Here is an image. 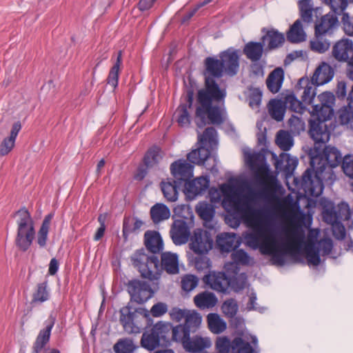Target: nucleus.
Masks as SVG:
<instances>
[{
	"label": "nucleus",
	"mask_w": 353,
	"mask_h": 353,
	"mask_svg": "<svg viewBox=\"0 0 353 353\" xmlns=\"http://www.w3.org/2000/svg\"><path fill=\"white\" fill-rule=\"evenodd\" d=\"M193 101V91L188 90L186 94V103H181L175 112L176 121L182 128L188 127L190 124L191 119L188 110L192 106Z\"/></svg>",
	"instance_id": "obj_16"
},
{
	"label": "nucleus",
	"mask_w": 353,
	"mask_h": 353,
	"mask_svg": "<svg viewBox=\"0 0 353 353\" xmlns=\"http://www.w3.org/2000/svg\"><path fill=\"white\" fill-rule=\"evenodd\" d=\"M302 84H305V87L304 88L301 99L305 103L310 104L316 95L315 89L316 85L312 84V81L310 83L308 79L305 78H301L299 81V85H301Z\"/></svg>",
	"instance_id": "obj_45"
},
{
	"label": "nucleus",
	"mask_w": 353,
	"mask_h": 353,
	"mask_svg": "<svg viewBox=\"0 0 353 353\" xmlns=\"http://www.w3.org/2000/svg\"><path fill=\"white\" fill-rule=\"evenodd\" d=\"M287 39L291 43H300L306 39V34L303 30L301 21L297 19L290 27L287 33Z\"/></svg>",
	"instance_id": "obj_35"
},
{
	"label": "nucleus",
	"mask_w": 353,
	"mask_h": 353,
	"mask_svg": "<svg viewBox=\"0 0 353 353\" xmlns=\"http://www.w3.org/2000/svg\"><path fill=\"white\" fill-rule=\"evenodd\" d=\"M209 330L214 334H220L227 328L226 322L216 313H210L207 316Z\"/></svg>",
	"instance_id": "obj_36"
},
{
	"label": "nucleus",
	"mask_w": 353,
	"mask_h": 353,
	"mask_svg": "<svg viewBox=\"0 0 353 353\" xmlns=\"http://www.w3.org/2000/svg\"><path fill=\"white\" fill-rule=\"evenodd\" d=\"M323 155L325 159V165L331 168H336L343 163L342 154L335 147L325 146L323 150Z\"/></svg>",
	"instance_id": "obj_32"
},
{
	"label": "nucleus",
	"mask_w": 353,
	"mask_h": 353,
	"mask_svg": "<svg viewBox=\"0 0 353 353\" xmlns=\"http://www.w3.org/2000/svg\"><path fill=\"white\" fill-rule=\"evenodd\" d=\"M161 159V150L154 147L148 150L143 158V163L147 168L157 165Z\"/></svg>",
	"instance_id": "obj_49"
},
{
	"label": "nucleus",
	"mask_w": 353,
	"mask_h": 353,
	"mask_svg": "<svg viewBox=\"0 0 353 353\" xmlns=\"http://www.w3.org/2000/svg\"><path fill=\"white\" fill-rule=\"evenodd\" d=\"M337 15V14L330 12L323 16L320 21L315 25V34L325 35L332 33L339 25Z\"/></svg>",
	"instance_id": "obj_19"
},
{
	"label": "nucleus",
	"mask_w": 353,
	"mask_h": 353,
	"mask_svg": "<svg viewBox=\"0 0 353 353\" xmlns=\"http://www.w3.org/2000/svg\"><path fill=\"white\" fill-rule=\"evenodd\" d=\"M285 106L281 100L271 99L268 104V112L272 118L281 121L284 117Z\"/></svg>",
	"instance_id": "obj_37"
},
{
	"label": "nucleus",
	"mask_w": 353,
	"mask_h": 353,
	"mask_svg": "<svg viewBox=\"0 0 353 353\" xmlns=\"http://www.w3.org/2000/svg\"><path fill=\"white\" fill-rule=\"evenodd\" d=\"M128 291L131 299L139 304L143 303L152 298L154 291L150 285L140 280H133L128 283Z\"/></svg>",
	"instance_id": "obj_10"
},
{
	"label": "nucleus",
	"mask_w": 353,
	"mask_h": 353,
	"mask_svg": "<svg viewBox=\"0 0 353 353\" xmlns=\"http://www.w3.org/2000/svg\"><path fill=\"white\" fill-rule=\"evenodd\" d=\"M150 216L153 223L157 224L167 220L170 216V210L163 203H156L150 209Z\"/></svg>",
	"instance_id": "obj_34"
},
{
	"label": "nucleus",
	"mask_w": 353,
	"mask_h": 353,
	"mask_svg": "<svg viewBox=\"0 0 353 353\" xmlns=\"http://www.w3.org/2000/svg\"><path fill=\"white\" fill-rule=\"evenodd\" d=\"M143 225V222L137 217H125L123 222V235L125 239L132 232L139 230Z\"/></svg>",
	"instance_id": "obj_42"
},
{
	"label": "nucleus",
	"mask_w": 353,
	"mask_h": 353,
	"mask_svg": "<svg viewBox=\"0 0 353 353\" xmlns=\"http://www.w3.org/2000/svg\"><path fill=\"white\" fill-rule=\"evenodd\" d=\"M21 129L19 121L15 122L12 127L10 134L5 138L0 145V154L5 156L8 154L14 148L17 137Z\"/></svg>",
	"instance_id": "obj_27"
},
{
	"label": "nucleus",
	"mask_w": 353,
	"mask_h": 353,
	"mask_svg": "<svg viewBox=\"0 0 353 353\" xmlns=\"http://www.w3.org/2000/svg\"><path fill=\"white\" fill-rule=\"evenodd\" d=\"M17 232L15 239L17 247L21 251H26L32 245L35 236L34 221L32 216L25 208L16 212Z\"/></svg>",
	"instance_id": "obj_6"
},
{
	"label": "nucleus",
	"mask_w": 353,
	"mask_h": 353,
	"mask_svg": "<svg viewBox=\"0 0 353 353\" xmlns=\"http://www.w3.org/2000/svg\"><path fill=\"white\" fill-rule=\"evenodd\" d=\"M218 57L223 65L225 74L233 77L237 74L239 69V56L237 50L229 48L221 52Z\"/></svg>",
	"instance_id": "obj_11"
},
{
	"label": "nucleus",
	"mask_w": 353,
	"mask_h": 353,
	"mask_svg": "<svg viewBox=\"0 0 353 353\" xmlns=\"http://www.w3.org/2000/svg\"><path fill=\"white\" fill-rule=\"evenodd\" d=\"M285 105L296 113L302 114L305 110L303 103L298 100L294 94H288L285 97Z\"/></svg>",
	"instance_id": "obj_52"
},
{
	"label": "nucleus",
	"mask_w": 353,
	"mask_h": 353,
	"mask_svg": "<svg viewBox=\"0 0 353 353\" xmlns=\"http://www.w3.org/2000/svg\"><path fill=\"white\" fill-rule=\"evenodd\" d=\"M263 46V42L250 41L245 45L243 53L250 61H258L262 57Z\"/></svg>",
	"instance_id": "obj_29"
},
{
	"label": "nucleus",
	"mask_w": 353,
	"mask_h": 353,
	"mask_svg": "<svg viewBox=\"0 0 353 353\" xmlns=\"http://www.w3.org/2000/svg\"><path fill=\"white\" fill-rule=\"evenodd\" d=\"M306 259L308 265L318 266L321 263L320 254L310 243L305 248Z\"/></svg>",
	"instance_id": "obj_54"
},
{
	"label": "nucleus",
	"mask_w": 353,
	"mask_h": 353,
	"mask_svg": "<svg viewBox=\"0 0 353 353\" xmlns=\"http://www.w3.org/2000/svg\"><path fill=\"white\" fill-rule=\"evenodd\" d=\"M332 55L337 61L347 63L353 58V41L349 39L336 41L332 47Z\"/></svg>",
	"instance_id": "obj_14"
},
{
	"label": "nucleus",
	"mask_w": 353,
	"mask_h": 353,
	"mask_svg": "<svg viewBox=\"0 0 353 353\" xmlns=\"http://www.w3.org/2000/svg\"><path fill=\"white\" fill-rule=\"evenodd\" d=\"M221 190L223 208L239 216L251 230L243 234L246 245L271 256L273 263L279 265H284L285 254L301 252L305 239L302 230L296 227L285 228V237L279 243L271 230L272 219L266 210L252 208L247 201L234 195V188L230 185H221Z\"/></svg>",
	"instance_id": "obj_1"
},
{
	"label": "nucleus",
	"mask_w": 353,
	"mask_h": 353,
	"mask_svg": "<svg viewBox=\"0 0 353 353\" xmlns=\"http://www.w3.org/2000/svg\"><path fill=\"white\" fill-rule=\"evenodd\" d=\"M283 81L284 70L281 67H277L268 74L265 84L270 92L276 94L281 90Z\"/></svg>",
	"instance_id": "obj_25"
},
{
	"label": "nucleus",
	"mask_w": 353,
	"mask_h": 353,
	"mask_svg": "<svg viewBox=\"0 0 353 353\" xmlns=\"http://www.w3.org/2000/svg\"><path fill=\"white\" fill-rule=\"evenodd\" d=\"M136 345L132 339L123 338L117 341L113 346L115 353H134Z\"/></svg>",
	"instance_id": "obj_44"
},
{
	"label": "nucleus",
	"mask_w": 353,
	"mask_h": 353,
	"mask_svg": "<svg viewBox=\"0 0 353 353\" xmlns=\"http://www.w3.org/2000/svg\"><path fill=\"white\" fill-rule=\"evenodd\" d=\"M320 255L324 256L330 254L333 248L332 241L329 238L321 239L315 243H311Z\"/></svg>",
	"instance_id": "obj_50"
},
{
	"label": "nucleus",
	"mask_w": 353,
	"mask_h": 353,
	"mask_svg": "<svg viewBox=\"0 0 353 353\" xmlns=\"http://www.w3.org/2000/svg\"><path fill=\"white\" fill-rule=\"evenodd\" d=\"M49 299L50 292L48 289V282L44 281L37 285L35 290L32 293L30 303L34 306L47 301Z\"/></svg>",
	"instance_id": "obj_31"
},
{
	"label": "nucleus",
	"mask_w": 353,
	"mask_h": 353,
	"mask_svg": "<svg viewBox=\"0 0 353 353\" xmlns=\"http://www.w3.org/2000/svg\"><path fill=\"white\" fill-rule=\"evenodd\" d=\"M257 181L261 186L259 194L268 200L273 199L278 188L281 187L276 176L270 172L268 169H263L262 174L257 175Z\"/></svg>",
	"instance_id": "obj_9"
},
{
	"label": "nucleus",
	"mask_w": 353,
	"mask_h": 353,
	"mask_svg": "<svg viewBox=\"0 0 353 353\" xmlns=\"http://www.w3.org/2000/svg\"><path fill=\"white\" fill-rule=\"evenodd\" d=\"M204 68V88L198 91L195 104V123L200 128L206 125L207 120L210 123L220 125L227 117L226 88L220 86L216 81L225 74L219 57H206Z\"/></svg>",
	"instance_id": "obj_2"
},
{
	"label": "nucleus",
	"mask_w": 353,
	"mask_h": 353,
	"mask_svg": "<svg viewBox=\"0 0 353 353\" xmlns=\"http://www.w3.org/2000/svg\"><path fill=\"white\" fill-rule=\"evenodd\" d=\"M334 214V219H341L343 221L350 219L352 216L349 205L345 202H341L339 204L337 210H336Z\"/></svg>",
	"instance_id": "obj_57"
},
{
	"label": "nucleus",
	"mask_w": 353,
	"mask_h": 353,
	"mask_svg": "<svg viewBox=\"0 0 353 353\" xmlns=\"http://www.w3.org/2000/svg\"><path fill=\"white\" fill-rule=\"evenodd\" d=\"M276 143L282 150L288 151L293 145V138L288 132L281 130L277 132Z\"/></svg>",
	"instance_id": "obj_47"
},
{
	"label": "nucleus",
	"mask_w": 353,
	"mask_h": 353,
	"mask_svg": "<svg viewBox=\"0 0 353 353\" xmlns=\"http://www.w3.org/2000/svg\"><path fill=\"white\" fill-rule=\"evenodd\" d=\"M261 31L264 33L261 41L263 44L266 46V50H272L278 48L285 41L284 34L276 29L267 30L265 28H263Z\"/></svg>",
	"instance_id": "obj_17"
},
{
	"label": "nucleus",
	"mask_w": 353,
	"mask_h": 353,
	"mask_svg": "<svg viewBox=\"0 0 353 353\" xmlns=\"http://www.w3.org/2000/svg\"><path fill=\"white\" fill-rule=\"evenodd\" d=\"M333 68L327 63H321L315 70L311 81L316 86L324 85L330 81L334 77Z\"/></svg>",
	"instance_id": "obj_22"
},
{
	"label": "nucleus",
	"mask_w": 353,
	"mask_h": 353,
	"mask_svg": "<svg viewBox=\"0 0 353 353\" xmlns=\"http://www.w3.org/2000/svg\"><path fill=\"white\" fill-rule=\"evenodd\" d=\"M194 303L200 309L211 308L216 304L217 299L213 293L205 291L194 297Z\"/></svg>",
	"instance_id": "obj_30"
},
{
	"label": "nucleus",
	"mask_w": 353,
	"mask_h": 353,
	"mask_svg": "<svg viewBox=\"0 0 353 353\" xmlns=\"http://www.w3.org/2000/svg\"><path fill=\"white\" fill-rule=\"evenodd\" d=\"M190 245L194 253L205 254L212 248L213 239L208 232L199 230L194 232Z\"/></svg>",
	"instance_id": "obj_12"
},
{
	"label": "nucleus",
	"mask_w": 353,
	"mask_h": 353,
	"mask_svg": "<svg viewBox=\"0 0 353 353\" xmlns=\"http://www.w3.org/2000/svg\"><path fill=\"white\" fill-rule=\"evenodd\" d=\"M238 304L233 299L225 300L221 306L223 313L229 318L234 317L238 311Z\"/></svg>",
	"instance_id": "obj_56"
},
{
	"label": "nucleus",
	"mask_w": 353,
	"mask_h": 353,
	"mask_svg": "<svg viewBox=\"0 0 353 353\" xmlns=\"http://www.w3.org/2000/svg\"><path fill=\"white\" fill-rule=\"evenodd\" d=\"M131 261L141 276L150 281L159 279L161 270H165L170 274H176L179 271L178 255L170 252L161 254V266L158 257L149 256L143 249L136 251L131 256Z\"/></svg>",
	"instance_id": "obj_3"
},
{
	"label": "nucleus",
	"mask_w": 353,
	"mask_h": 353,
	"mask_svg": "<svg viewBox=\"0 0 353 353\" xmlns=\"http://www.w3.org/2000/svg\"><path fill=\"white\" fill-rule=\"evenodd\" d=\"M216 244L221 252H230L241 244L240 238L234 233H221L217 236Z\"/></svg>",
	"instance_id": "obj_20"
},
{
	"label": "nucleus",
	"mask_w": 353,
	"mask_h": 353,
	"mask_svg": "<svg viewBox=\"0 0 353 353\" xmlns=\"http://www.w3.org/2000/svg\"><path fill=\"white\" fill-rule=\"evenodd\" d=\"M170 236L174 244L185 243L190 236V230L187 223L182 220L175 221L170 230Z\"/></svg>",
	"instance_id": "obj_21"
},
{
	"label": "nucleus",
	"mask_w": 353,
	"mask_h": 353,
	"mask_svg": "<svg viewBox=\"0 0 353 353\" xmlns=\"http://www.w3.org/2000/svg\"><path fill=\"white\" fill-rule=\"evenodd\" d=\"M274 167L276 170L289 172L293 170L298 164V160L292 158L288 153L282 152L275 159Z\"/></svg>",
	"instance_id": "obj_28"
},
{
	"label": "nucleus",
	"mask_w": 353,
	"mask_h": 353,
	"mask_svg": "<svg viewBox=\"0 0 353 353\" xmlns=\"http://www.w3.org/2000/svg\"><path fill=\"white\" fill-rule=\"evenodd\" d=\"M212 341L208 337H202L196 335L189 337L183 342V348L189 352H202L204 350L210 347Z\"/></svg>",
	"instance_id": "obj_23"
},
{
	"label": "nucleus",
	"mask_w": 353,
	"mask_h": 353,
	"mask_svg": "<svg viewBox=\"0 0 353 353\" xmlns=\"http://www.w3.org/2000/svg\"><path fill=\"white\" fill-rule=\"evenodd\" d=\"M53 216L54 214L52 213H50L48 215H46L38 232L37 243L41 248L45 247L46 245L50 223Z\"/></svg>",
	"instance_id": "obj_40"
},
{
	"label": "nucleus",
	"mask_w": 353,
	"mask_h": 353,
	"mask_svg": "<svg viewBox=\"0 0 353 353\" xmlns=\"http://www.w3.org/2000/svg\"><path fill=\"white\" fill-rule=\"evenodd\" d=\"M319 162V166L315 168V175L313 176V171L307 169L303 174L301 179V188L305 193L313 197L319 196L324 188L323 182L331 185L336 179L332 169L325 165V162Z\"/></svg>",
	"instance_id": "obj_4"
},
{
	"label": "nucleus",
	"mask_w": 353,
	"mask_h": 353,
	"mask_svg": "<svg viewBox=\"0 0 353 353\" xmlns=\"http://www.w3.org/2000/svg\"><path fill=\"white\" fill-rule=\"evenodd\" d=\"M203 281L210 288L219 292H225L232 283L231 279L224 272H213L205 275Z\"/></svg>",
	"instance_id": "obj_15"
},
{
	"label": "nucleus",
	"mask_w": 353,
	"mask_h": 353,
	"mask_svg": "<svg viewBox=\"0 0 353 353\" xmlns=\"http://www.w3.org/2000/svg\"><path fill=\"white\" fill-rule=\"evenodd\" d=\"M181 283L183 290L189 292L198 285L199 279L194 275L186 274L182 277Z\"/></svg>",
	"instance_id": "obj_58"
},
{
	"label": "nucleus",
	"mask_w": 353,
	"mask_h": 353,
	"mask_svg": "<svg viewBox=\"0 0 353 353\" xmlns=\"http://www.w3.org/2000/svg\"><path fill=\"white\" fill-rule=\"evenodd\" d=\"M353 108L344 106L339 111V119L342 125H350L353 119Z\"/></svg>",
	"instance_id": "obj_59"
},
{
	"label": "nucleus",
	"mask_w": 353,
	"mask_h": 353,
	"mask_svg": "<svg viewBox=\"0 0 353 353\" xmlns=\"http://www.w3.org/2000/svg\"><path fill=\"white\" fill-rule=\"evenodd\" d=\"M231 259L239 264V265H249L253 263L252 257L242 249L234 251L231 254Z\"/></svg>",
	"instance_id": "obj_53"
},
{
	"label": "nucleus",
	"mask_w": 353,
	"mask_h": 353,
	"mask_svg": "<svg viewBox=\"0 0 353 353\" xmlns=\"http://www.w3.org/2000/svg\"><path fill=\"white\" fill-rule=\"evenodd\" d=\"M195 210L200 218L205 221H210L215 214L214 207L207 201L199 202Z\"/></svg>",
	"instance_id": "obj_38"
},
{
	"label": "nucleus",
	"mask_w": 353,
	"mask_h": 353,
	"mask_svg": "<svg viewBox=\"0 0 353 353\" xmlns=\"http://www.w3.org/2000/svg\"><path fill=\"white\" fill-rule=\"evenodd\" d=\"M202 322L201 315L196 310H189L185 319L183 325L191 332H195L200 327Z\"/></svg>",
	"instance_id": "obj_41"
},
{
	"label": "nucleus",
	"mask_w": 353,
	"mask_h": 353,
	"mask_svg": "<svg viewBox=\"0 0 353 353\" xmlns=\"http://www.w3.org/2000/svg\"><path fill=\"white\" fill-rule=\"evenodd\" d=\"M342 169L347 176L353 179V156L346 155L344 157Z\"/></svg>",
	"instance_id": "obj_62"
},
{
	"label": "nucleus",
	"mask_w": 353,
	"mask_h": 353,
	"mask_svg": "<svg viewBox=\"0 0 353 353\" xmlns=\"http://www.w3.org/2000/svg\"><path fill=\"white\" fill-rule=\"evenodd\" d=\"M161 189L167 201L174 202L178 199L177 181L173 179H168L161 183Z\"/></svg>",
	"instance_id": "obj_33"
},
{
	"label": "nucleus",
	"mask_w": 353,
	"mask_h": 353,
	"mask_svg": "<svg viewBox=\"0 0 353 353\" xmlns=\"http://www.w3.org/2000/svg\"><path fill=\"white\" fill-rule=\"evenodd\" d=\"M334 115V108L329 105L321 106L314 105L311 112L310 123V134L316 143H325L330 139V132L325 121L332 119Z\"/></svg>",
	"instance_id": "obj_5"
},
{
	"label": "nucleus",
	"mask_w": 353,
	"mask_h": 353,
	"mask_svg": "<svg viewBox=\"0 0 353 353\" xmlns=\"http://www.w3.org/2000/svg\"><path fill=\"white\" fill-rule=\"evenodd\" d=\"M233 353H254V347L249 342L245 341L241 337H235L232 341Z\"/></svg>",
	"instance_id": "obj_48"
},
{
	"label": "nucleus",
	"mask_w": 353,
	"mask_h": 353,
	"mask_svg": "<svg viewBox=\"0 0 353 353\" xmlns=\"http://www.w3.org/2000/svg\"><path fill=\"white\" fill-rule=\"evenodd\" d=\"M190 332L186 327L179 324L172 328V339L183 345V342L190 337Z\"/></svg>",
	"instance_id": "obj_51"
},
{
	"label": "nucleus",
	"mask_w": 353,
	"mask_h": 353,
	"mask_svg": "<svg viewBox=\"0 0 353 353\" xmlns=\"http://www.w3.org/2000/svg\"><path fill=\"white\" fill-rule=\"evenodd\" d=\"M210 179L208 176H201L185 182L184 193L189 200H194L203 194L209 188Z\"/></svg>",
	"instance_id": "obj_13"
},
{
	"label": "nucleus",
	"mask_w": 353,
	"mask_h": 353,
	"mask_svg": "<svg viewBox=\"0 0 353 353\" xmlns=\"http://www.w3.org/2000/svg\"><path fill=\"white\" fill-rule=\"evenodd\" d=\"M323 1L330 7L332 12L339 15L345 12L348 5L347 0H323Z\"/></svg>",
	"instance_id": "obj_55"
},
{
	"label": "nucleus",
	"mask_w": 353,
	"mask_h": 353,
	"mask_svg": "<svg viewBox=\"0 0 353 353\" xmlns=\"http://www.w3.org/2000/svg\"><path fill=\"white\" fill-rule=\"evenodd\" d=\"M171 325L168 323L159 321L150 331L145 332L141 337V343L143 347L152 351L160 345L161 339H164L170 331Z\"/></svg>",
	"instance_id": "obj_8"
},
{
	"label": "nucleus",
	"mask_w": 353,
	"mask_h": 353,
	"mask_svg": "<svg viewBox=\"0 0 353 353\" xmlns=\"http://www.w3.org/2000/svg\"><path fill=\"white\" fill-rule=\"evenodd\" d=\"M144 243L147 250L152 254H159L163 250V241L160 233L148 230L144 234Z\"/></svg>",
	"instance_id": "obj_24"
},
{
	"label": "nucleus",
	"mask_w": 353,
	"mask_h": 353,
	"mask_svg": "<svg viewBox=\"0 0 353 353\" xmlns=\"http://www.w3.org/2000/svg\"><path fill=\"white\" fill-rule=\"evenodd\" d=\"M122 64V52L119 51L117 54V60L111 68L108 77L107 78V83L114 88L118 85L120 67Z\"/></svg>",
	"instance_id": "obj_39"
},
{
	"label": "nucleus",
	"mask_w": 353,
	"mask_h": 353,
	"mask_svg": "<svg viewBox=\"0 0 353 353\" xmlns=\"http://www.w3.org/2000/svg\"><path fill=\"white\" fill-rule=\"evenodd\" d=\"M168 310V305L163 302H159L152 305L150 309V313L154 317H160L167 313Z\"/></svg>",
	"instance_id": "obj_63"
},
{
	"label": "nucleus",
	"mask_w": 353,
	"mask_h": 353,
	"mask_svg": "<svg viewBox=\"0 0 353 353\" xmlns=\"http://www.w3.org/2000/svg\"><path fill=\"white\" fill-rule=\"evenodd\" d=\"M342 14L341 23L345 33L353 36V16L350 17L347 12H344Z\"/></svg>",
	"instance_id": "obj_64"
},
{
	"label": "nucleus",
	"mask_w": 353,
	"mask_h": 353,
	"mask_svg": "<svg viewBox=\"0 0 353 353\" xmlns=\"http://www.w3.org/2000/svg\"><path fill=\"white\" fill-rule=\"evenodd\" d=\"M321 34H315V37L310 42V49L315 52L324 53L330 46V42L323 38Z\"/></svg>",
	"instance_id": "obj_43"
},
{
	"label": "nucleus",
	"mask_w": 353,
	"mask_h": 353,
	"mask_svg": "<svg viewBox=\"0 0 353 353\" xmlns=\"http://www.w3.org/2000/svg\"><path fill=\"white\" fill-rule=\"evenodd\" d=\"M198 143L200 145L196 149L192 150L188 154L189 161L197 165H203L210 156V151L205 146L211 148L217 144V132L214 128H207L203 134H199Z\"/></svg>",
	"instance_id": "obj_7"
},
{
	"label": "nucleus",
	"mask_w": 353,
	"mask_h": 353,
	"mask_svg": "<svg viewBox=\"0 0 353 353\" xmlns=\"http://www.w3.org/2000/svg\"><path fill=\"white\" fill-rule=\"evenodd\" d=\"M54 324V319H51L46 327L41 330L33 345L34 353H40L46 344L49 342L51 331Z\"/></svg>",
	"instance_id": "obj_26"
},
{
	"label": "nucleus",
	"mask_w": 353,
	"mask_h": 353,
	"mask_svg": "<svg viewBox=\"0 0 353 353\" xmlns=\"http://www.w3.org/2000/svg\"><path fill=\"white\" fill-rule=\"evenodd\" d=\"M319 101L321 106L329 105L334 107L335 102L334 95L330 92H324L318 96Z\"/></svg>",
	"instance_id": "obj_61"
},
{
	"label": "nucleus",
	"mask_w": 353,
	"mask_h": 353,
	"mask_svg": "<svg viewBox=\"0 0 353 353\" xmlns=\"http://www.w3.org/2000/svg\"><path fill=\"white\" fill-rule=\"evenodd\" d=\"M193 165L184 159H179L170 165V172L176 181H186L193 175Z\"/></svg>",
	"instance_id": "obj_18"
},
{
	"label": "nucleus",
	"mask_w": 353,
	"mask_h": 353,
	"mask_svg": "<svg viewBox=\"0 0 353 353\" xmlns=\"http://www.w3.org/2000/svg\"><path fill=\"white\" fill-rule=\"evenodd\" d=\"M262 99V92L259 88H254L251 90L249 96V105L252 108H257L260 106Z\"/></svg>",
	"instance_id": "obj_60"
},
{
	"label": "nucleus",
	"mask_w": 353,
	"mask_h": 353,
	"mask_svg": "<svg viewBox=\"0 0 353 353\" xmlns=\"http://www.w3.org/2000/svg\"><path fill=\"white\" fill-rule=\"evenodd\" d=\"M300 15L301 19L305 23L313 21V4L310 0H300L299 1Z\"/></svg>",
	"instance_id": "obj_46"
}]
</instances>
